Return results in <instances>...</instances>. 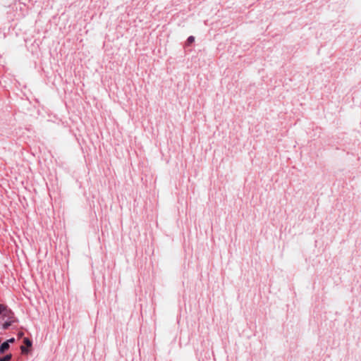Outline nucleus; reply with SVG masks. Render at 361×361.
I'll use <instances>...</instances> for the list:
<instances>
[{"instance_id": "4", "label": "nucleus", "mask_w": 361, "mask_h": 361, "mask_svg": "<svg viewBox=\"0 0 361 361\" xmlns=\"http://www.w3.org/2000/svg\"><path fill=\"white\" fill-rule=\"evenodd\" d=\"M11 358H12V355L7 354L5 356H4L3 357H1L0 361H10L11 360Z\"/></svg>"}, {"instance_id": "6", "label": "nucleus", "mask_w": 361, "mask_h": 361, "mask_svg": "<svg viewBox=\"0 0 361 361\" xmlns=\"http://www.w3.org/2000/svg\"><path fill=\"white\" fill-rule=\"evenodd\" d=\"M194 41H195V37L193 36H190L187 39V42L188 44L192 43Z\"/></svg>"}, {"instance_id": "2", "label": "nucleus", "mask_w": 361, "mask_h": 361, "mask_svg": "<svg viewBox=\"0 0 361 361\" xmlns=\"http://www.w3.org/2000/svg\"><path fill=\"white\" fill-rule=\"evenodd\" d=\"M10 345L9 344H8V342H4L1 345H0V354H3L4 353L8 348H9Z\"/></svg>"}, {"instance_id": "7", "label": "nucleus", "mask_w": 361, "mask_h": 361, "mask_svg": "<svg viewBox=\"0 0 361 361\" xmlns=\"http://www.w3.org/2000/svg\"><path fill=\"white\" fill-rule=\"evenodd\" d=\"M20 350H21V351H22V353H27V348H26L25 346H23V345H22V346L20 347Z\"/></svg>"}, {"instance_id": "5", "label": "nucleus", "mask_w": 361, "mask_h": 361, "mask_svg": "<svg viewBox=\"0 0 361 361\" xmlns=\"http://www.w3.org/2000/svg\"><path fill=\"white\" fill-rule=\"evenodd\" d=\"M23 342L27 347L32 346V341L28 338H25Z\"/></svg>"}, {"instance_id": "1", "label": "nucleus", "mask_w": 361, "mask_h": 361, "mask_svg": "<svg viewBox=\"0 0 361 361\" xmlns=\"http://www.w3.org/2000/svg\"><path fill=\"white\" fill-rule=\"evenodd\" d=\"M1 314L4 318H7V320H15L13 312L11 310H8L5 306Z\"/></svg>"}, {"instance_id": "3", "label": "nucleus", "mask_w": 361, "mask_h": 361, "mask_svg": "<svg viewBox=\"0 0 361 361\" xmlns=\"http://www.w3.org/2000/svg\"><path fill=\"white\" fill-rule=\"evenodd\" d=\"M16 320H6L5 323L2 325V328L4 329H7Z\"/></svg>"}, {"instance_id": "8", "label": "nucleus", "mask_w": 361, "mask_h": 361, "mask_svg": "<svg viewBox=\"0 0 361 361\" xmlns=\"http://www.w3.org/2000/svg\"><path fill=\"white\" fill-rule=\"evenodd\" d=\"M14 341H15V338H11L7 340L6 342H8V344H9L10 343H13Z\"/></svg>"}, {"instance_id": "9", "label": "nucleus", "mask_w": 361, "mask_h": 361, "mask_svg": "<svg viewBox=\"0 0 361 361\" xmlns=\"http://www.w3.org/2000/svg\"><path fill=\"white\" fill-rule=\"evenodd\" d=\"M4 305L0 304V314L4 312Z\"/></svg>"}]
</instances>
